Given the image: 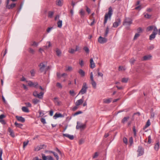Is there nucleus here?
<instances>
[{"mask_svg":"<svg viewBox=\"0 0 160 160\" xmlns=\"http://www.w3.org/2000/svg\"><path fill=\"white\" fill-rule=\"evenodd\" d=\"M26 82L30 87H34L36 89H40L41 90L44 89V88H43L41 86L39 85L37 82H33L30 81H26Z\"/></svg>","mask_w":160,"mask_h":160,"instance_id":"obj_1","label":"nucleus"},{"mask_svg":"<svg viewBox=\"0 0 160 160\" xmlns=\"http://www.w3.org/2000/svg\"><path fill=\"white\" fill-rule=\"evenodd\" d=\"M113 10L111 7L108 8V13H106L104 16V21L103 24L105 25L107 22L108 18L111 19L112 15V14Z\"/></svg>","mask_w":160,"mask_h":160,"instance_id":"obj_2","label":"nucleus"},{"mask_svg":"<svg viewBox=\"0 0 160 160\" xmlns=\"http://www.w3.org/2000/svg\"><path fill=\"white\" fill-rule=\"evenodd\" d=\"M158 31V30L157 28L155 27L152 33L149 36V39L150 40H152L155 38L156 35L157 34Z\"/></svg>","mask_w":160,"mask_h":160,"instance_id":"obj_3","label":"nucleus"},{"mask_svg":"<svg viewBox=\"0 0 160 160\" xmlns=\"http://www.w3.org/2000/svg\"><path fill=\"white\" fill-rule=\"evenodd\" d=\"M132 20L129 18H126L123 22V24L124 25H130L132 24Z\"/></svg>","mask_w":160,"mask_h":160,"instance_id":"obj_4","label":"nucleus"},{"mask_svg":"<svg viewBox=\"0 0 160 160\" xmlns=\"http://www.w3.org/2000/svg\"><path fill=\"white\" fill-rule=\"evenodd\" d=\"M86 127V124H82L80 123L79 122H77V125L76 127V128L77 129H83L85 128Z\"/></svg>","mask_w":160,"mask_h":160,"instance_id":"obj_5","label":"nucleus"},{"mask_svg":"<svg viewBox=\"0 0 160 160\" xmlns=\"http://www.w3.org/2000/svg\"><path fill=\"white\" fill-rule=\"evenodd\" d=\"M137 152H138V156L139 157L143 155L144 154V149L141 146H139L138 147Z\"/></svg>","mask_w":160,"mask_h":160,"instance_id":"obj_6","label":"nucleus"},{"mask_svg":"<svg viewBox=\"0 0 160 160\" xmlns=\"http://www.w3.org/2000/svg\"><path fill=\"white\" fill-rule=\"evenodd\" d=\"M90 78L91 81V83L92 84V86L94 88H95L96 87V83L93 79V73L92 72H91L90 73Z\"/></svg>","mask_w":160,"mask_h":160,"instance_id":"obj_7","label":"nucleus"},{"mask_svg":"<svg viewBox=\"0 0 160 160\" xmlns=\"http://www.w3.org/2000/svg\"><path fill=\"white\" fill-rule=\"evenodd\" d=\"M98 42L100 43H104L107 42V39L105 38L102 37L101 36L99 37L98 39Z\"/></svg>","mask_w":160,"mask_h":160,"instance_id":"obj_8","label":"nucleus"},{"mask_svg":"<svg viewBox=\"0 0 160 160\" xmlns=\"http://www.w3.org/2000/svg\"><path fill=\"white\" fill-rule=\"evenodd\" d=\"M121 20L120 18H118L116 21L114 22L113 24V27L114 28H117L121 23Z\"/></svg>","mask_w":160,"mask_h":160,"instance_id":"obj_9","label":"nucleus"},{"mask_svg":"<svg viewBox=\"0 0 160 160\" xmlns=\"http://www.w3.org/2000/svg\"><path fill=\"white\" fill-rule=\"evenodd\" d=\"M16 118L18 121L22 122H24L25 121V118L21 116H16Z\"/></svg>","mask_w":160,"mask_h":160,"instance_id":"obj_10","label":"nucleus"},{"mask_svg":"<svg viewBox=\"0 0 160 160\" xmlns=\"http://www.w3.org/2000/svg\"><path fill=\"white\" fill-rule=\"evenodd\" d=\"M63 136L64 137H66L70 140H73L74 138V137L73 135H71L66 133H63Z\"/></svg>","mask_w":160,"mask_h":160,"instance_id":"obj_11","label":"nucleus"},{"mask_svg":"<svg viewBox=\"0 0 160 160\" xmlns=\"http://www.w3.org/2000/svg\"><path fill=\"white\" fill-rule=\"evenodd\" d=\"M40 67V70L41 72H42L44 71L45 68V65L43 63H41L39 65Z\"/></svg>","mask_w":160,"mask_h":160,"instance_id":"obj_12","label":"nucleus"},{"mask_svg":"<svg viewBox=\"0 0 160 160\" xmlns=\"http://www.w3.org/2000/svg\"><path fill=\"white\" fill-rule=\"evenodd\" d=\"M8 131L10 133V135L12 137L14 138L15 137L14 132L10 128H8Z\"/></svg>","mask_w":160,"mask_h":160,"instance_id":"obj_13","label":"nucleus"},{"mask_svg":"<svg viewBox=\"0 0 160 160\" xmlns=\"http://www.w3.org/2000/svg\"><path fill=\"white\" fill-rule=\"evenodd\" d=\"M83 102V100L82 99H81L77 101L75 103V105L76 106H79Z\"/></svg>","mask_w":160,"mask_h":160,"instance_id":"obj_14","label":"nucleus"},{"mask_svg":"<svg viewBox=\"0 0 160 160\" xmlns=\"http://www.w3.org/2000/svg\"><path fill=\"white\" fill-rule=\"evenodd\" d=\"M90 68H93L95 67V63L93 62V59L92 58H91L90 59Z\"/></svg>","mask_w":160,"mask_h":160,"instance_id":"obj_15","label":"nucleus"},{"mask_svg":"<svg viewBox=\"0 0 160 160\" xmlns=\"http://www.w3.org/2000/svg\"><path fill=\"white\" fill-rule=\"evenodd\" d=\"M54 102L56 105L58 106L60 105V102L57 98L55 97L54 98Z\"/></svg>","mask_w":160,"mask_h":160,"instance_id":"obj_16","label":"nucleus"},{"mask_svg":"<svg viewBox=\"0 0 160 160\" xmlns=\"http://www.w3.org/2000/svg\"><path fill=\"white\" fill-rule=\"evenodd\" d=\"M62 117H63V115L61 113H56L53 116L54 118L55 119H56L57 118Z\"/></svg>","mask_w":160,"mask_h":160,"instance_id":"obj_17","label":"nucleus"},{"mask_svg":"<svg viewBox=\"0 0 160 160\" xmlns=\"http://www.w3.org/2000/svg\"><path fill=\"white\" fill-rule=\"evenodd\" d=\"M55 52L56 53L57 55L59 57L61 56L62 52L60 49H59L58 48H57L56 49Z\"/></svg>","mask_w":160,"mask_h":160,"instance_id":"obj_18","label":"nucleus"},{"mask_svg":"<svg viewBox=\"0 0 160 160\" xmlns=\"http://www.w3.org/2000/svg\"><path fill=\"white\" fill-rule=\"evenodd\" d=\"M151 57L152 56L151 55H148L145 56L143 57V60L146 61L148 60H150V59Z\"/></svg>","mask_w":160,"mask_h":160,"instance_id":"obj_19","label":"nucleus"},{"mask_svg":"<svg viewBox=\"0 0 160 160\" xmlns=\"http://www.w3.org/2000/svg\"><path fill=\"white\" fill-rule=\"evenodd\" d=\"M16 6V4L13 3L7 6V8L9 9H12Z\"/></svg>","mask_w":160,"mask_h":160,"instance_id":"obj_20","label":"nucleus"},{"mask_svg":"<svg viewBox=\"0 0 160 160\" xmlns=\"http://www.w3.org/2000/svg\"><path fill=\"white\" fill-rule=\"evenodd\" d=\"M43 94L44 93L41 92L40 93H38L37 97H38L39 99H42L43 98Z\"/></svg>","mask_w":160,"mask_h":160,"instance_id":"obj_21","label":"nucleus"},{"mask_svg":"<svg viewBox=\"0 0 160 160\" xmlns=\"http://www.w3.org/2000/svg\"><path fill=\"white\" fill-rule=\"evenodd\" d=\"M78 73L82 77H84L85 75V72L82 69L79 70Z\"/></svg>","mask_w":160,"mask_h":160,"instance_id":"obj_22","label":"nucleus"},{"mask_svg":"<svg viewBox=\"0 0 160 160\" xmlns=\"http://www.w3.org/2000/svg\"><path fill=\"white\" fill-rule=\"evenodd\" d=\"M88 86L87 83L86 82L83 83L81 90H86Z\"/></svg>","mask_w":160,"mask_h":160,"instance_id":"obj_23","label":"nucleus"},{"mask_svg":"<svg viewBox=\"0 0 160 160\" xmlns=\"http://www.w3.org/2000/svg\"><path fill=\"white\" fill-rule=\"evenodd\" d=\"M22 110L24 112H29L28 109L26 107H22Z\"/></svg>","mask_w":160,"mask_h":160,"instance_id":"obj_24","label":"nucleus"},{"mask_svg":"<svg viewBox=\"0 0 160 160\" xmlns=\"http://www.w3.org/2000/svg\"><path fill=\"white\" fill-rule=\"evenodd\" d=\"M112 99L111 98L108 99H105L103 100V102L106 103H109L111 101Z\"/></svg>","mask_w":160,"mask_h":160,"instance_id":"obj_25","label":"nucleus"},{"mask_svg":"<svg viewBox=\"0 0 160 160\" xmlns=\"http://www.w3.org/2000/svg\"><path fill=\"white\" fill-rule=\"evenodd\" d=\"M58 27L60 28H61L62 26V21L59 20L57 22Z\"/></svg>","mask_w":160,"mask_h":160,"instance_id":"obj_26","label":"nucleus"},{"mask_svg":"<svg viewBox=\"0 0 160 160\" xmlns=\"http://www.w3.org/2000/svg\"><path fill=\"white\" fill-rule=\"evenodd\" d=\"M155 27L153 26H151L149 27H148L147 28V31H152L153 29H154V28Z\"/></svg>","mask_w":160,"mask_h":160,"instance_id":"obj_27","label":"nucleus"},{"mask_svg":"<svg viewBox=\"0 0 160 160\" xmlns=\"http://www.w3.org/2000/svg\"><path fill=\"white\" fill-rule=\"evenodd\" d=\"M129 117H124L123 118L122 120V122L123 123H124L125 122L128 121V120L129 119Z\"/></svg>","mask_w":160,"mask_h":160,"instance_id":"obj_28","label":"nucleus"},{"mask_svg":"<svg viewBox=\"0 0 160 160\" xmlns=\"http://www.w3.org/2000/svg\"><path fill=\"white\" fill-rule=\"evenodd\" d=\"M85 11L82 9L80 10L79 13L81 15V17L82 18L85 15Z\"/></svg>","mask_w":160,"mask_h":160,"instance_id":"obj_29","label":"nucleus"},{"mask_svg":"<svg viewBox=\"0 0 160 160\" xmlns=\"http://www.w3.org/2000/svg\"><path fill=\"white\" fill-rule=\"evenodd\" d=\"M28 51L30 53L32 54H33L35 52V51L31 48H29L28 49Z\"/></svg>","mask_w":160,"mask_h":160,"instance_id":"obj_30","label":"nucleus"},{"mask_svg":"<svg viewBox=\"0 0 160 160\" xmlns=\"http://www.w3.org/2000/svg\"><path fill=\"white\" fill-rule=\"evenodd\" d=\"M159 148V142L156 143L154 146V149L156 151H158Z\"/></svg>","mask_w":160,"mask_h":160,"instance_id":"obj_31","label":"nucleus"},{"mask_svg":"<svg viewBox=\"0 0 160 160\" xmlns=\"http://www.w3.org/2000/svg\"><path fill=\"white\" fill-rule=\"evenodd\" d=\"M54 14V12L52 11H49L48 12V17L50 18H52Z\"/></svg>","mask_w":160,"mask_h":160,"instance_id":"obj_32","label":"nucleus"},{"mask_svg":"<svg viewBox=\"0 0 160 160\" xmlns=\"http://www.w3.org/2000/svg\"><path fill=\"white\" fill-rule=\"evenodd\" d=\"M150 118H153L154 116V113L153 112V109H152L150 112Z\"/></svg>","mask_w":160,"mask_h":160,"instance_id":"obj_33","label":"nucleus"},{"mask_svg":"<svg viewBox=\"0 0 160 160\" xmlns=\"http://www.w3.org/2000/svg\"><path fill=\"white\" fill-rule=\"evenodd\" d=\"M109 28L108 27H107V28H106V30L105 31V33L104 34V36L105 37H106L107 36L109 32Z\"/></svg>","mask_w":160,"mask_h":160,"instance_id":"obj_34","label":"nucleus"},{"mask_svg":"<svg viewBox=\"0 0 160 160\" xmlns=\"http://www.w3.org/2000/svg\"><path fill=\"white\" fill-rule=\"evenodd\" d=\"M39 100L37 98H34L33 99L32 102L34 104H37L39 102Z\"/></svg>","mask_w":160,"mask_h":160,"instance_id":"obj_35","label":"nucleus"},{"mask_svg":"<svg viewBox=\"0 0 160 160\" xmlns=\"http://www.w3.org/2000/svg\"><path fill=\"white\" fill-rule=\"evenodd\" d=\"M15 125L16 127L19 128H21V127L22 126V124L18 123L17 122H15Z\"/></svg>","mask_w":160,"mask_h":160,"instance_id":"obj_36","label":"nucleus"},{"mask_svg":"<svg viewBox=\"0 0 160 160\" xmlns=\"http://www.w3.org/2000/svg\"><path fill=\"white\" fill-rule=\"evenodd\" d=\"M57 4L58 6H61L62 5V3L61 0H58L57 1Z\"/></svg>","mask_w":160,"mask_h":160,"instance_id":"obj_37","label":"nucleus"},{"mask_svg":"<svg viewBox=\"0 0 160 160\" xmlns=\"http://www.w3.org/2000/svg\"><path fill=\"white\" fill-rule=\"evenodd\" d=\"M83 49L87 53H89V49L87 47H85L83 48Z\"/></svg>","mask_w":160,"mask_h":160,"instance_id":"obj_38","label":"nucleus"},{"mask_svg":"<svg viewBox=\"0 0 160 160\" xmlns=\"http://www.w3.org/2000/svg\"><path fill=\"white\" fill-rule=\"evenodd\" d=\"M128 78H123L122 80V82L126 83L128 82Z\"/></svg>","mask_w":160,"mask_h":160,"instance_id":"obj_39","label":"nucleus"},{"mask_svg":"<svg viewBox=\"0 0 160 160\" xmlns=\"http://www.w3.org/2000/svg\"><path fill=\"white\" fill-rule=\"evenodd\" d=\"M97 71L98 72V76H101V77H102L103 76V74L102 73L99 72V68L97 70Z\"/></svg>","mask_w":160,"mask_h":160,"instance_id":"obj_40","label":"nucleus"},{"mask_svg":"<svg viewBox=\"0 0 160 160\" xmlns=\"http://www.w3.org/2000/svg\"><path fill=\"white\" fill-rule=\"evenodd\" d=\"M53 154L54 157L56 158L57 160H59V157L58 154L56 153L55 152H53Z\"/></svg>","mask_w":160,"mask_h":160,"instance_id":"obj_41","label":"nucleus"},{"mask_svg":"<svg viewBox=\"0 0 160 160\" xmlns=\"http://www.w3.org/2000/svg\"><path fill=\"white\" fill-rule=\"evenodd\" d=\"M144 17L147 18H150L151 17V15H149L148 13L144 14Z\"/></svg>","mask_w":160,"mask_h":160,"instance_id":"obj_42","label":"nucleus"},{"mask_svg":"<svg viewBox=\"0 0 160 160\" xmlns=\"http://www.w3.org/2000/svg\"><path fill=\"white\" fill-rule=\"evenodd\" d=\"M39 146L40 147V148L41 149H42L45 148H46V147H47V146L46 145L44 144H42V145H40Z\"/></svg>","mask_w":160,"mask_h":160,"instance_id":"obj_43","label":"nucleus"},{"mask_svg":"<svg viewBox=\"0 0 160 160\" xmlns=\"http://www.w3.org/2000/svg\"><path fill=\"white\" fill-rule=\"evenodd\" d=\"M42 158L43 160H47L48 159L47 156H46L44 154H42Z\"/></svg>","mask_w":160,"mask_h":160,"instance_id":"obj_44","label":"nucleus"},{"mask_svg":"<svg viewBox=\"0 0 160 160\" xmlns=\"http://www.w3.org/2000/svg\"><path fill=\"white\" fill-rule=\"evenodd\" d=\"M150 125V120L149 119H148L147 121L146 122V124L145 125V127L146 128H147V127L149 126Z\"/></svg>","mask_w":160,"mask_h":160,"instance_id":"obj_45","label":"nucleus"},{"mask_svg":"<svg viewBox=\"0 0 160 160\" xmlns=\"http://www.w3.org/2000/svg\"><path fill=\"white\" fill-rule=\"evenodd\" d=\"M29 141H28L27 142H23V148H24L28 144Z\"/></svg>","mask_w":160,"mask_h":160,"instance_id":"obj_46","label":"nucleus"},{"mask_svg":"<svg viewBox=\"0 0 160 160\" xmlns=\"http://www.w3.org/2000/svg\"><path fill=\"white\" fill-rule=\"evenodd\" d=\"M82 112L81 111H78V112H76L74 114V116H76L78 114H82Z\"/></svg>","mask_w":160,"mask_h":160,"instance_id":"obj_47","label":"nucleus"},{"mask_svg":"<svg viewBox=\"0 0 160 160\" xmlns=\"http://www.w3.org/2000/svg\"><path fill=\"white\" fill-rule=\"evenodd\" d=\"M30 73L32 76H34L35 75V71L34 70H32L30 71Z\"/></svg>","mask_w":160,"mask_h":160,"instance_id":"obj_48","label":"nucleus"},{"mask_svg":"<svg viewBox=\"0 0 160 160\" xmlns=\"http://www.w3.org/2000/svg\"><path fill=\"white\" fill-rule=\"evenodd\" d=\"M140 36V34L138 33H136L133 39L134 40H135L137 39V38Z\"/></svg>","mask_w":160,"mask_h":160,"instance_id":"obj_49","label":"nucleus"},{"mask_svg":"<svg viewBox=\"0 0 160 160\" xmlns=\"http://www.w3.org/2000/svg\"><path fill=\"white\" fill-rule=\"evenodd\" d=\"M41 150L39 146H37L36 147L34 148V150L35 151H38Z\"/></svg>","mask_w":160,"mask_h":160,"instance_id":"obj_50","label":"nucleus"},{"mask_svg":"<svg viewBox=\"0 0 160 160\" xmlns=\"http://www.w3.org/2000/svg\"><path fill=\"white\" fill-rule=\"evenodd\" d=\"M41 121L43 124H45L46 123V120L45 118H42L41 119Z\"/></svg>","mask_w":160,"mask_h":160,"instance_id":"obj_51","label":"nucleus"},{"mask_svg":"<svg viewBox=\"0 0 160 160\" xmlns=\"http://www.w3.org/2000/svg\"><path fill=\"white\" fill-rule=\"evenodd\" d=\"M125 69L123 67L120 66L118 68V70L119 71H124L125 70Z\"/></svg>","mask_w":160,"mask_h":160,"instance_id":"obj_52","label":"nucleus"},{"mask_svg":"<svg viewBox=\"0 0 160 160\" xmlns=\"http://www.w3.org/2000/svg\"><path fill=\"white\" fill-rule=\"evenodd\" d=\"M3 152L2 149H0V160H2V154Z\"/></svg>","mask_w":160,"mask_h":160,"instance_id":"obj_53","label":"nucleus"},{"mask_svg":"<svg viewBox=\"0 0 160 160\" xmlns=\"http://www.w3.org/2000/svg\"><path fill=\"white\" fill-rule=\"evenodd\" d=\"M56 86L57 87H58L59 89H61L62 88V86L61 84L59 82H57Z\"/></svg>","mask_w":160,"mask_h":160,"instance_id":"obj_54","label":"nucleus"},{"mask_svg":"<svg viewBox=\"0 0 160 160\" xmlns=\"http://www.w3.org/2000/svg\"><path fill=\"white\" fill-rule=\"evenodd\" d=\"M148 142L149 144H150L151 142V137L150 135L148 137Z\"/></svg>","mask_w":160,"mask_h":160,"instance_id":"obj_55","label":"nucleus"},{"mask_svg":"<svg viewBox=\"0 0 160 160\" xmlns=\"http://www.w3.org/2000/svg\"><path fill=\"white\" fill-rule=\"evenodd\" d=\"M135 61V59L134 58H132L130 59V62L131 64H133L134 63Z\"/></svg>","mask_w":160,"mask_h":160,"instance_id":"obj_56","label":"nucleus"},{"mask_svg":"<svg viewBox=\"0 0 160 160\" xmlns=\"http://www.w3.org/2000/svg\"><path fill=\"white\" fill-rule=\"evenodd\" d=\"M25 104L28 107H32V105H31V104L29 102L25 103Z\"/></svg>","mask_w":160,"mask_h":160,"instance_id":"obj_57","label":"nucleus"},{"mask_svg":"<svg viewBox=\"0 0 160 160\" xmlns=\"http://www.w3.org/2000/svg\"><path fill=\"white\" fill-rule=\"evenodd\" d=\"M48 159V160H55L51 156L49 155L47 156Z\"/></svg>","mask_w":160,"mask_h":160,"instance_id":"obj_58","label":"nucleus"},{"mask_svg":"<svg viewBox=\"0 0 160 160\" xmlns=\"http://www.w3.org/2000/svg\"><path fill=\"white\" fill-rule=\"evenodd\" d=\"M47 44H48V46H46V48H49L51 46V44L50 41L47 42Z\"/></svg>","mask_w":160,"mask_h":160,"instance_id":"obj_59","label":"nucleus"},{"mask_svg":"<svg viewBox=\"0 0 160 160\" xmlns=\"http://www.w3.org/2000/svg\"><path fill=\"white\" fill-rule=\"evenodd\" d=\"M79 64L81 67H82L84 65L83 61L82 60L79 62Z\"/></svg>","mask_w":160,"mask_h":160,"instance_id":"obj_60","label":"nucleus"},{"mask_svg":"<svg viewBox=\"0 0 160 160\" xmlns=\"http://www.w3.org/2000/svg\"><path fill=\"white\" fill-rule=\"evenodd\" d=\"M154 48L153 45H152L149 47L148 48V50H151L153 49Z\"/></svg>","mask_w":160,"mask_h":160,"instance_id":"obj_61","label":"nucleus"},{"mask_svg":"<svg viewBox=\"0 0 160 160\" xmlns=\"http://www.w3.org/2000/svg\"><path fill=\"white\" fill-rule=\"evenodd\" d=\"M72 70V68L71 66L68 67L67 69H66V71H70Z\"/></svg>","mask_w":160,"mask_h":160,"instance_id":"obj_62","label":"nucleus"},{"mask_svg":"<svg viewBox=\"0 0 160 160\" xmlns=\"http://www.w3.org/2000/svg\"><path fill=\"white\" fill-rule=\"evenodd\" d=\"M123 141L124 142L125 144H127L128 143V139L125 137L123 138Z\"/></svg>","mask_w":160,"mask_h":160,"instance_id":"obj_63","label":"nucleus"},{"mask_svg":"<svg viewBox=\"0 0 160 160\" xmlns=\"http://www.w3.org/2000/svg\"><path fill=\"white\" fill-rule=\"evenodd\" d=\"M0 122L2 123V124H5L6 123V122H5V121H4V120H3V119H0Z\"/></svg>","mask_w":160,"mask_h":160,"instance_id":"obj_64","label":"nucleus"}]
</instances>
